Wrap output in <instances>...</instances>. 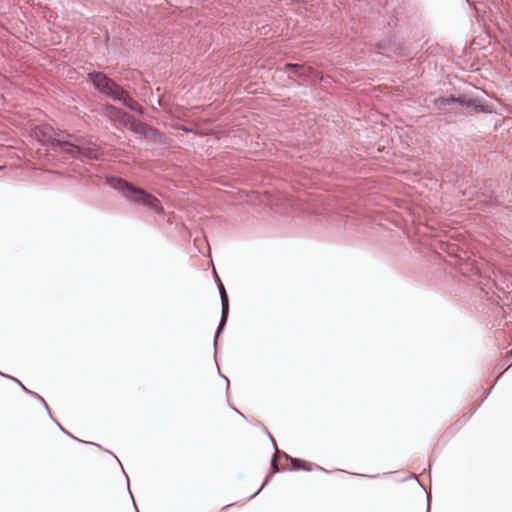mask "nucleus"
<instances>
[{"instance_id":"f257e3e1","label":"nucleus","mask_w":512,"mask_h":512,"mask_svg":"<svg viewBox=\"0 0 512 512\" xmlns=\"http://www.w3.org/2000/svg\"><path fill=\"white\" fill-rule=\"evenodd\" d=\"M88 79L92 82L94 88L106 97L114 101L122 102L130 110L142 115L143 107L132 98L120 85L109 78L103 72H91L87 74Z\"/></svg>"},{"instance_id":"f03ea898","label":"nucleus","mask_w":512,"mask_h":512,"mask_svg":"<svg viewBox=\"0 0 512 512\" xmlns=\"http://www.w3.org/2000/svg\"><path fill=\"white\" fill-rule=\"evenodd\" d=\"M107 184L112 189L121 193L128 201L145 206L157 214L162 213L163 208L159 200L144 189L136 187L125 179L116 176L107 177Z\"/></svg>"},{"instance_id":"7ed1b4c3","label":"nucleus","mask_w":512,"mask_h":512,"mask_svg":"<svg viewBox=\"0 0 512 512\" xmlns=\"http://www.w3.org/2000/svg\"><path fill=\"white\" fill-rule=\"evenodd\" d=\"M106 115L110 120L119 122L124 127L128 128L133 133L145 134L148 126L142 122L137 121L132 115L126 111L117 108L114 105L106 104L104 106Z\"/></svg>"},{"instance_id":"20e7f679","label":"nucleus","mask_w":512,"mask_h":512,"mask_svg":"<svg viewBox=\"0 0 512 512\" xmlns=\"http://www.w3.org/2000/svg\"><path fill=\"white\" fill-rule=\"evenodd\" d=\"M218 289H219V295H220V300H221V316H220V321H219L217 331L215 334V338H214V347H216L217 340L225 328L228 314H229L228 296H227L225 288L221 282L218 284Z\"/></svg>"},{"instance_id":"39448f33","label":"nucleus","mask_w":512,"mask_h":512,"mask_svg":"<svg viewBox=\"0 0 512 512\" xmlns=\"http://www.w3.org/2000/svg\"><path fill=\"white\" fill-rule=\"evenodd\" d=\"M59 143L64 144L67 147L68 154L74 156L75 154H81L89 159H99V152L94 148H83L75 145L67 140H58Z\"/></svg>"},{"instance_id":"423d86ee","label":"nucleus","mask_w":512,"mask_h":512,"mask_svg":"<svg viewBox=\"0 0 512 512\" xmlns=\"http://www.w3.org/2000/svg\"><path fill=\"white\" fill-rule=\"evenodd\" d=\"M284 71L291 70L294 76L306 78L312 72L311 67H306L298 63H286L284 65Z\"/></svg>"},{"instance_id":"0eeeda50","label":"nucleus","mask_w":512,"mask_h":512,"mask_svg":"<svg viewBox=\"0 0 512 512\" xmlns=\"http://www.w3.org/2000/svg\"><path fill=\"white\" fill-rule=\"evenodd\" d=\"M64 135H66L68 137L71 136L70 134L53 132V134H49L47 140L54 147V149L56 151L68 154L67 147L64 144H61L58 142V140H65Z\"/></svg>"},{"instance_id":"6e6552de","label":"nucleus","mask_w":512,"mask_h":512,"mask_svg":"<svg viewBox=\"0 0 512 512\" xmlns=\"http://www.w3.org/2000/svg\"><path fill=\"white\" fill-rule=\"evenodd\" d=\"M271 468H272V473L270 475H268L263 483V485L261 486V488L256 491L255 493L251 494L248 499H252L253 497H255L256 495H258L261 490L268 484V482L270 481V479L272 478V475L274 473H278L281 471L279 465H278V458L276 455H274L271 459Z\"/></svg>"},{"instance_id":"1a4fd4ad","label":"nucleus","mask_w":512,"mask_h":512,"mask_svg":"<svg viewBox=\"0 0 512 512\" xmlns=\"http://www.w3.org/2000/svg\"><path fill=\"white\" fill-rule=\"evenodd\" d=\"M433 103L437 109L442 110L447 106L455 104L456 97L455 96L439 97V98H436Z\"/></svg>"},{"instance_id":"9d476101","label":"nucleus","mask_w":512,"mask_h":512,"mask_svg":"<svg viewBox=\"0 0 512 512\" xmlns=\"http://www.w3.org/2000/svg\"><path fill=\"white\" fill-rule=\"evenodd\" d=\"M291 465H292L291 470H305V471L312 470V466L310 463L304 462V461L300 460L299 458H295L292 461Z\"/></svg>"},{"instance_id":"9b49d317","label":"nucleus","mask_w":512,"mask_h":512,"mask_svg":"<svg viewBox=\"0 0 512 512\" xmlns=\"http://www.w3.org/2000/svg\"><path fill=\"white\" fill-rule=\"evenodd\" d=\"M23 391H24L27 395H29V396H31V397H33V398H35V399L39 400V401L43 404V406H44V408H45L46 412L48 413L49 417H52V413H51V411H50V409H49V407H48V405H47L46 401L44 400V398H43L42 396H40L39 394H37V393H36V392H34V391L29 390V389H28V388H26V387H23Z\"/></svg>"},{"instance_id":"f8f14e48","label":"nucleus","mask_w":512,"mask_h":512,"mask_svg":"<svg viewBox=\"0 0 512 512\" xmlns=\"http://www.w3.org/2000/svg\"><path fill=\"white\" fill-rule=\"evenodd\" d=\"M465 107H475L477 111H484V107L481 104L476 105L474 100H465L462 98H456V103Z\"/></svg>"},{"instance_id":"ddd939ff","label":"nucleus","mask_w":512,"mask_h":512,"mask_svg":"<svg viewBox=\"0 0 512 512\" xmlns=\"http://www.w3.org/2000/svg\"><path fill=\"white\" fill-rule=\"evenodd\" d=\"M51 419H53V421L56 423V425L59 427V429L66 435H68L69 437H71L72 439H74L75 441H78L80 443H83V444H87V445H96L95 443L93 442H88V441H83V440H80L78 439L77 437L73 436L72 434H70L68 431H66L58 422L56 419L52 417H50Z\"/></svg>"},{"instance_id":"4468645a","label":"nucleus","mask_w":512,"mask_h":512,"mask_svg":"<svg viewBox=\"0 0 512 512\" xmlns=\"http://www.w3.org/2000/svg\"><path fill=\"white\" fill-rule=\"evenodd\" d=\"M3 377H4V378H8V379H10V380H12V381H15V382H16V383H17V384H18L22 389H23V387H25V386L23 385V383H22L20 380H18L17 378H15V377H13V376H10V375H3Z\"/></svg>"},{"instance_id":"2eb2a0df","label":"nucleus","mask_w":512,"mask_h":512,"mask_svg":"<svg viewBox=\"0 0 512 512\" xmlns=\"http://www.w3.org/2000/svg\"><path fill=\"white\" fill-rule=\"evenodd\" d=\"M264 430H265V433L267 434V436L270 438L275 450L277 451L276 443H275L274 439L272 438L271 434L269 433V431L266 428H264Z\"/></svg>"},{"instance_id":"dca6fc26","label":"nucleus","mask_w":512,"mask_h":512,"mask_svg":"<svg viewBox=\"0 0 512 512\" xmlns=\"http://www.w3.org/2000/svg\"><path fill=\"white\" fill-rule=\"evenodd\" d=\"M282 455H283V457H284L286 460L290 461V463H291V464H292V461L295 459L294 457L290 456L289 454H287V453H285V452H283V454H282Z\"/></svg>"},{"instance_id":"f3484780","label":"nucleus","mask_w":512,"mask_h":512,"mask_svg":"<svg viewBox=\"0 0 512 512\" xmlns=\"http://www.w3.org/2000/svg\"><path fill=\"white\" fill-rule=\"evenodd\" d=\"M316 469L320 470V471H323L325 473H329L330 471L326 470L325 468L321 467V466H318L316 465Z\"/></svg>"},{"instance_id":"a211bd4d","label":"nucleus","mask_w":512,"mask_h":512,"mask_svg":"<svg viewBox=\"0 0 512 512\" xmlns=\"http://www.w3.org/2000/svg\"><path fill=\"white\" fill-rule=\"evenodd\" d=\"M430 511V496L427 495V512Z\"/></svg>"},{"instance_id":"6ab92c4d","label":"nucleus","mask_w":512,"mask_h":512,"mask_svg":"<svg viewBox=\"0 0 512 512\" xmlns=\"http://www.w3.org/2000/svg\"><path fill=\"white\" fill-rule=\"evenodd\" d=\"M235 412L240 415L241 417L245 418L244 414H242L239 410H237L236 408H234Z\"/></svg>"},{"instance_id":"aec40b11","label":"nucleus","mask_w":512,"mask_h":512,"mask_svg":"<svg viewBox=\"0 0 512 512\" xmlns=\"http://www.w3.org/2000/svg\"><path fill=\"white\" fill-rule=\"evenodd\" d=\"M235 412L240 415L241 417L245 418L244 414H242L239 410H237L236 408H234Z\"/></svg>"},{"instance_id":"412c9836","label":"nucleus","mask_w":512,"mask_h":512,"mask_svg":"<svg viewBox=\"0 0 512 512\" xmlns=\"http://www.w3.org/2000/svg\"><path fill=\"white\" fill-rule=\"evenodd\" d=\"M360 476L362 477H368V475H364V474H361ZM377 475H370L369 478H376Z\"/></svg>"},{"instance_id":"4be33fe9","label":"nucleus","mask_w":512,"mask_h":512,"mask_svg":"<svg viewBox=\"0 0 512 512\" xmlns=\"http://www.w3.org/2000/svg\"><path fill=\"white\" fill-rule=\"evenodd\" d=\"M217 371L219 372V374H220L222 377H224V376L221 374V372H220V368H219V367H217Z\"/></svg>"},{"instance_id":"5701e85b","label":"nucleus","mask_w":512,"mask_h":512,"mask_svg":"<svg viewBox=\"0 0 512 512\" xmlns=\"http://www.w3.org/2000/svg\"><path fill=\"white\" fill-rule=\"evenodd\" d=\"M128 490H130V489L128 488ZM129 495H130V496H131V498L133 499V495H132V492H131V491H129Z\"/></svg>"},{"instance_id":"b1692460","label":"nucleus","mask_w":512,"mask_h":512,"mask_svg":"<svg viewBox=\"0 0 512 512\" xmlns=\"http://www.w3.org/2000/svg\"><path fill=\"white\" fill-rule=\"evenodd\" d=\"M0 375L3 377V375H5V374L0 371Z\"/></svg>"}]
</instances>
